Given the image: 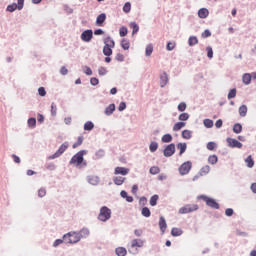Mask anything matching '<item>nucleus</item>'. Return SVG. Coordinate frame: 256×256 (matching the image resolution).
<instances>
[{
  "label": "nucleus",
  "mask_w": 256,
  "mask_h": 256,
  "mask_svg": "<svg viewBox=\"0 0 256 256\" xmlns=\"http://www.w3.org/2000/svg\"><path fill=\"white\" fill-rule=\"evenodd\" d=\"M158 225L162 234L165 233V231H167V220H165V217L163 216L159 217Z\"/></svg>",
  "instance_id": "13"
},
{
  "label": "nucleus",
  "mask_w": 256,
  "mask_h": 256,
  "mask_svg": "<svg viewBox=\"0 0 256 256\" xmlns=\"http://www.w3.org/2000/svg\"><path fill=\"white\" fill-rule=\"evenodd\" d=\"M172 237H181L183 235V229L174 227L171 230Z\"/></svg>",
  "instance_id": "24"
},
{
  "label": "nucleus",
  "mask_w": 256,
  "mask_h": 256,
  "mask_svg": "<svg viewBox=\"0 0 256 256\" xmlns=\"http://www.w3.org/2000/svg\"><path fill=\"white\" fill-rule=\"evenodd\" d=\"M187 109V104L185 102H181L178 104V111H180V113H183V111H185Z\"/></svg>",
  "instance_id": "58"
},
{
  "label": "nucleus",
  "mask_w": 256,
  "mask_h": 256,
  "mask_svg": "<svg viewBox=\"0 0 256 256\" xmlns=\"http://www.w3.org/2000/svg\"><path fill=\"white\" fill-rule=\"evenodd\" d=\"M186 123L185 122H177L173 126V131H181L182 127H185Z\"/></svg>",
  "instance_id": "48"
},
{
  "label": "nucleus",
  "mask_w": 256,
  "mask_h": 256,
  "mask_svg": "<svg viewBox=\"0 0 256 256\" xmlns=\"http://www.w3.org/2000/svg\"><path fill=\"white\" fill-rule=\"evenodd\" d=\"M149 171L151 175H159L161 168H159V166H152Z\"/></svg>",
  "instance_id": "46"
},
{
  "label": "nucleus",
  "mask_w": 256,
  "mask_h": 256,
  "mask_svg": "<svg viewBox=\"0 0 256 256\" xmlns=\"http://www.w3.org/2000/svg\"><path fill=\"white\" fill-rule=\"evenodd\" d=\"M72 245L75 243H79L81 241V236H79V232L71 231Z\"/></svg>",
  "instance_id": "19"
},
{
  "label": "nucleus",
  "mask_w": 256,
  "mask_h": 256,
  "mask_svg": "<svg viewBox=\"0 0 256 256\" xmlns=\"http://www.w3.org/2000/svg\"><path fill=\"white\" fill-rule=\"evenodd\" d=\"M166 49H167V51H173V49H175V43L167 42Z\"/></svg>",
  "instance_id": "64"
},
{
  "label": "nucleus",
  "mask_w": 256,
  "mask_h": 256,
  "mask_svg": "<svg viewBox=\"0 0 256 256\" xmlns=\"http://www.w3.org/2000/svg\"><path fill=\"white\" fill-rule=\"evenodd\" d=\"M68 149H69V142L65 141L59 146L58 150L54 154L48 157V159H57L61 157V155H63V153H65V151Z\"/></svg>",
  "instance_id": "4"
},
{
  "label": "nucleus",
  "mask_w": 256,
  "mask_h": 256,
  "mask_svg": "<svg viewBox=\"0 0 256 256\" xmlns=\"http://www.w3.org/2000/svg\"><path fill=\"white\" fill-rule=\"evenodd\" d=\"M113 49H114V43L112 42V45L106 44L103 47V55L105 57H111L113 55Z\"/></svg>",
  "instance_id": "11"
},
{
  "label": "nucleus",
  "mask_w": 256,
  "mask_h": 256,
  "mask_svg": "<svg viewBox=\"0 0 256 256\" xmlns=\"http://www.w3.org/2000/svg\"><path fill=\"white\" fill-rule=\"evenodd\" d=\"M169 83V76L167 75V72H163L160 75V87L163 89V87H166Z\"/></svg>",
  "instance_id": "12"
},
{
  "label": "nucleus",
  "mask_w": 256,
  "mask_h": 256,
  "mask_svg": "<svg viewBox=\"0 0 256 256\" xmlns=\"http://www.w3.org/2000/svg\"><path fill=\"white\" fill-rule=\"evenodd\" d=\"M177 149H179V155H183L185 151H187V143L185 142H180L176 145Z\"/></svg>",
  "instance_id": "20"
},
{
  "label": "nucleus",
  "mask_w": 256,
  "mask_h": 256,
  "mask_svg": "<svg viewBox=\"0 0 256 256\" xmlns=\"http://www.w3.org/2000/svg\"><path fill=\"white\" fill-rule=\"evenodd\" d=\"M17 3L9 4L6 8V11H9V13H13L14 11H21L25 5V0H17Z\"/></svg>",
  "instance_id": "6"
},
{
  "label": "nucleus",
  "mask_w": 256,
  "mask_h": 256,
  "mask_svg": "<svg viewBox=\"0 0 256 256\" xmlns=\"http://www.w3.org/2000/svg\"><path fill=\"white\" fill-rule=\"evenodd\" d=\"M62 240L66 244L73 245V240L71 238V232H68V233L64 234Z\"/></svg>",
  "instance_id": "30"
},
{
  "label": "nucleus",
  "mask_w": 256,
  "mask_h": 256,
  "mask_svg": "<svg viewBox=\"0 0 256 256\" xmlns=\"http://www.w3.org/2000/svg\"><path fill=\"white\" fill-rule=\"evenodd\" d=\"M241 131H243V126L240 123L234 124L233 133H235L236 135H239V133H241Z\"/></svg>",
  "instance_id": "37"
},
{
  "label": "nucleus",
  "mask_w": 256,
  "mask_h": 256,
  "mask_svg": "<svg viewBox=\"0 0 256 256\" xmlns=\"http://www.w3.org/2000/svg\"><path fill=\"white\" fill-rule=\"evenodd\" d=\"M107 20V14L101 13L96 18V25L97 27H103V23Z\"/></svg>",
  "instance_id": "15"
},
{
  "label": "nucleus",
  "mask_w": 256,
  "mask_h": 256,
  "mask_svg": "<svg viewBox=\"0 0 256 256\" xmlns=\"http://www.w3.org/2000/svg\"><path fill=\"white\" fill-rule=\"evenodd\" d=\"M125 179L126 178L123 176H115V177H113V183L115 185L121 186L125 183Z\"/></svg>",
  "instance_id": "22"
},
{
  "label": "nucleus",
  "mask_w": 256,
  "mask_h": 256,
  "mask_svg": "<svg viewBox=\"0 0 256 256\" xmlns=\"http://www.w3.org/2000/svg\"><path fill=\"white\" fill-rule=\"evenodd\" d=\"M103 43H104V45H113V43H114V47H115V40H113V38H111V36H107L106 38H104Z\"/></svg>",
  "instance_id": "51"
},
{
  "label": "nucleus",
  "mask_w": 256,
  "mask_h": 256,
  "mask_svg": "<svg viewBox=\"0 0 256 256\" xmlns=\"http://www.w3.org/2000/svg\"><path fill=\"white\" fill-rule=\"evenodd\" d=\"M199 43V39L197 36H190L188 39V45L189 47H194V45H197Z\"/></svg>",
  "instance_id": "29"
},
{
  "label": "nucleus",
  "mask_w": 256,
  "mask_h": 256,
  "mask_svg": "<svg viewBox=\"0 0 256 256\" xmlns=\"http://www.w3.org/2000/svg\"><path fill=\"white\" fill-rule=\"evenodd\" d=\"M164 157H173L175 155V143H170L166 145L163 150Z\"/></svg>",
  "instance_id": "9"
},
{
  "label": "nucleus",
  "mask_w": 256,
  "mask_h": 256,
  "mask_svg": "<svg viewBox=\"0 0 256 256\" xmlns=\"http://www.w3.org/2000/svg\"><path fill=\"white\" fill-rule=\"evenodd\" d=\"M193 137V132L191 130H183L182 131V138L183 139H191Z\"/></svg>",
  "instance_id": "38"
},
{
  "label": "nucleus",
  "mask_w": 256,
  "mask_h": 256,
  "mask_svg": "<svg viewBox=\"0 0 256 256\" xmlns=\"http://www.w3.org/2000/svg\"><path fill=\"white\" fill-rule=\"evenodd\" d=\"M120 45L124 51H129V48L131 47V42H129V40L123 38L120 42Z\"/></svg>",
  "instance_id": "23"
},
{
  "label": "nucleus",
  "mask_w": 256,
  "mask_h": 256,
  "mask_svg": "<svg viewBox=\"0 0 256 256\" xmlns=\"http://www.w3.org/2000/svg\"><path fill=\"white\" fill-rule=\"evenodd\" d=\"M99 181H101V179L99 178V176H95V175H89V176H87V182H88L90 185L97 186V185H99Z\"/></svg>",
  "instance_id": "14"
},
{
  "label": "nucleus",
  "mask_w": 256,
  "mask_h": 256,
  "mask_svg": "<svg viewBox=\"0 0 256 256\" xmlns=\"http://www.w3.org/2000/svg\"><path fill=\"white\" fill-rule=\"evenodd\" d=\"M114 175H129V168H125V167H116L114 170Z\"/></svg>",
  "instance_id": "16"
},
{
  "label": "nucleus",
  "mask_w": 256,
  "mask_h": 256,
  "mask_svg": "<svg viewBox=\"0 0 256 256\" xmlns=\"http://www.w3.org/2000/svg\"><path fill=\"white\" fill-rule=\"evenodd\" d=\"M199 205L197 204H187L183 207H181L178 211L180 215H187V213H193V211H198Z\"/></svg>",
  "instance_id": "5"
},
{
  "label": "nucleus",
  "mask_w": 256,
  "mask_h": 256,
  "mask_svg": "<svg viewBox=\"0 0 256 256\" xmlns=\"http://www.w3.org/2000/svg\"><path fill=\"white\" fill-rule=\"evenodd\" d=\"M228 99H235L237 97V88H232L228 92Z\"/></svg>",
  "instance_id": "44"
},
{
  "label": "nucleus",
  "mask_w": 256,
  "mask_h": 256,
  "mask_svg": "<svg viewBox=\"0 0 256 256\" xmlns=\"http://www.w3.org/2000/svg\"><path fill=\"white\" fill-rule=\"evenodd\" d=\"M198 17L200 19H207V17H209V9H207V8H200L198 10Z\"/></svg>",
  "instance_id": "18"
},
{
  "label": "nucleus",
  "mask_w": 256,
  "mask_h": 256,
  "mask_svg": "<svg viewBox=\"0 0 256 256\" xmlns=\"http://www.w3.org/2000/svg\"><path fill=\"white\" fill-rule=\"evenodd\" d=\"M83 73H85V75L91 76L93 75V70L89 66H83Z\"/></svg>",
  "instance_id": "57"
},
{
  "label": "nucleus",
  "mask_w": 256,
  "mask_h": 256,
  "mask_svg": "<svg viewBox=\"0 0 256 256\" xmlns=\"http://www.w3.org/2000/svg\"><path fill=\"white\" fill-rule=\"evenodd\" d=\"M89 151L80 150L78 151L69 161V165H74L78 167V169H85L87 167V160H85V155H87Z\"/></svg>",
  "instance_id": "1"
},
{
  "label": "nucleus",
  "mask_w": 256,
  "mask_h": 256,
  "mask_svg": "<svg viewBox=\"0 0 256 256\" xmlns=\"http://www.w3.org/2000/svg\"><path fill=\"white\" fill-rule=\"evenodd\" d=\"M93 129H95V124L91 121H87L84 124V131H93Z\"/></svg>",
  "instance_id": "36"
},
{
  "label": "nucleus",
  "mask_w": 256,
  "mask_h": 256,
  "mask_svg": "<svg viewBox=\"0 0 256 256\" xmlns=\"http://www.w3.org/2000/svg\"><path fill=\"white\" fill-rule=\"evenodd\" d=\"M179 121L183 122V121H188L189 119V113L187 112H183L179 115L178 117Z\"/></svg>",
  "instance_id": "54"
},
{
  "label": "nucleus",
  "mask_w": 256,
  "mask_h": 256,
  "mask_svg": "<svg viewBox=\"0 0 256 256\" xmlns=\"http://www.w3.org/2000/svg\"><path fill=\"white\" fill-rule=\"evenodd\" d=\"M157 201H159V195L154 194L153 196H151L150 198L151 207H155L157 205Z\"/></svg>",
  "instance_id": "42"
},
{
  "label": "nucleus",
  "mask_w": 256,
  "mask_h": 256,
  "mask_svg": "<svg viewBox=\"0 0 256 256\" xmlns=\"http://www.w3.org/2000/svg\"><path fill=\"white\" fill-rule=\"evenodd\" d=\"M192 167H193V163L191 161H186L181 164L178 171L180 175H189V171H191Z\"/></svg>",
  "instance_id": "7"
},
{
  "label": "nucleus",
  "mask_w": 256,
  "mask_h": 256,
  "mask_svg": "<svg viewBox=\"0 0 256 256\" xmlns=\"http://www.w3.org/2000/svg\"><path fill=\"white\" fill-rule=\"evenodd\" d=\"M240 117H247V105L243 104L238 109Z\"/></svg>",
  "instance_id": "32"
},
{
  "label": "nucleus",
  "mask_w": 256,
  "mask_h": 256,
  "mask_svg": "<svg viewBox=\"0 0 256 256\" xmlns=\"http://www.w3.org/2000/svg\"><path fill=\"white\" fill-rule=\"evenodd\" d=\"M201 37L202 39H207L211 37V30L209 29L204 30V32L201 34Z\"/></svg>",
  "instance_id": "59"
},
{
  "label": "nucleus",
  "mask_w": 256,
  "mask_h": 256,
  "mask_svg": "<svg viewBox=\"0 0 256 256\" xmlns=\"http://www.w3.org/2000/svg\"><path fill=\"white\" fill-rule=\"evenodd\" d=\"M80 38L82 39V41H84V43L91 42V39H93V30L92 29L84 30L81 33Z\"/></svg>",
  "instance_id": "10"
},
{
  "label": "nucleus",
  "mask_w": 256,
  "mask_h": 256,
  "mask_svg": "<svg viewBox=\"0 0 256 256\" xmlns=\"http://www.w3.org/2000/svg\"><path fill=\"white\" fill-rule=\"evenodd\" d=\"M132 247H143V240L141 239H134L131 243Z\"/></svg>",
  "instance_id": "47"
},
{
  "label": "nucleus",
  "mask_w": 256,
  "mask_h": 256,
  "mask_svg": "<svg viewBox=\"0 0 256 256\" xmlns=\"http://www.w3.org/2000/svg\"><path fill=\"white\" fill-rule=\"evenodd\" d=\"M162 143H171L173 141V135L170 133L164 134L161 138Z\"/></svg>",
  "instance_id": "31"
},
{
  "label": "nucleus",
  "mask_w": 256,
  "mask_h": 256,
  "mask_svg": "<svg viewBox=\"0 0 256 256\" xmlns=\"http://www.w3.org/2000/svg\"><path fill=\"white\" fill-rule=\"evenodd\" d=\"M27 123L30 129H35V127H37V119L35 117L29 118Z\"/></svg>",
  "instance_id": "35"
},
{
  "label": "nucleus",
  "mask_w": 256,
  "mask_h": 256,
  "mask_svg": "<svg viewBox=\"0 0 256 256\" xmlns=\"http://www.w3.org/2000/svg\"><path fill=\"white\" fill-rule=\"evenodd\" d=\"M157 149H159V143L152 141L149 145V150L151 153H155V151H157Z\"/></svg>",
  "instance_id": "39"
},
{
  "label": "nucleus",
  "mask_w": 256,
  "mask_h": 256,
  "mask_svg": "<svg viewBox=\"0 0 256 256\" xmlns=\"http://www.w3.org/2000/svg\"><path fill=\"white\" fill-rule=\"evenodd\" d=\"M105 157V150L99 149L95 152V159H103Z\"/></svg>",
  "instance_id": "49"
},
{
  "label": "nucleus",
  "mask_w": 256,
  "mask_h": 256,
  "mask_svg": "<svg viewBox=\"0 0 256 256\" xmlns=\"http://www.w3.org/2000/svg\"><path fill=\"white\" fill-rule=\"evenodd\" d=\"M109 219H111V210L107 206H102L98 215V221L105 223L109 221Z\"/></svg>",
  "instance_id": "2"
},
{
  "label": "nucleus",
  "mask_w": 256,
  "mask_h": 256,
  "mask_svg": "<svg viewBox=\"0 0 256 256\" xmlns=\"http://www.w3.org/2000/svg\"><path fill=\"white\" fill-rule=\"evenodd\" d=\"M115 103H111L109 106H107L104 110V114L107 116V117H111V115H113V113H115Z\"/></svg>",
  "instance_id": "17"
},
{
  "label": "nucleus",
  "mask_w": 256,
  "mask_h": 256,
  "mask_svg": "<svg viewBox=\"0 0 256 256\" xmlns=\"http://www.w3.org/2000/svg\"><path fill=\"white\" fill-rule=\"evenodd\" d=\"M198 199H202V201H205L207 207H210L211 209H219L220 205L217 202V200L208 197L207 195H199Z\"/></svg>",
  "instance_id": "3"
},
{
  "label": "nucleus",
  "mask_w": 256,
  "mask_h": 256,
  "mask_svg": "<svg viewBox=\"0 0 256 256\" xmlns=\"http://www.w3.org/2000/svg\"><path fill=\"white\" fill-rule=\"evenodd\" d=\"M141 215H142V217H146V218L151 217V210L149 209V207L144 206V207L141 209Z\"/></svg>",
  "instance_id": "33"
},
{
  "label": "nucleus",
  "mask_w": 256,
  "mask_h": 256,
  "mask_svg": "<svg viewBox=\"0 0 256 256\" xmlns=\"http://www.w3.org/2000/svg\"><path fill=\"white\" fill-rule=\"evenodd\" d=\"M207 149L208 151H215V149H217V143L211 141L207 143Z\"/></svg>",
  "instance_id": "53"
},
{
  "label": "nucleus",
  "mask_w": 256,
  "mask_h": 256,
  "mask_svg": "<svg viewBox=\"0 0 256 256\" xmlns=\"http://www.w3.org/2000/svg\"><path fill=\"white\" fill-rule=\"evenodd\" d=\"M251 79H252L251 74L245 73L242 76V83H244V85H251Z\"/></svg>",
  "instance_id": "25"
},
{
  "label": "nucleus",
  "mask_w": 256,
  "mask_h": 256,
  "mask_svg": "<svg viewBox=\"0 0 256 256\" xmlns=\"http://www.w3.org/2000/svg\"><path fill=\"white\" fill-rule=\"evenodd\" d=\"M152 54H153V44H148L145 49V56L151 57Z\"/></svg>",
  "instance_id": "40"
},
{
  "label": "nucleus",
  "mask_w": 256,
  "mask_h": 256,
  "mask_svg": "<svg viewBox=\"0 0 256 256\" xmlns=\"http://www.w3.org/2000/svg\"><path fill=\"white\" fill-rule=\"evenodd\" d=\"M204 123V127H206V129H211V127H213V120L206 118L203 121Z\"/></svg>",
  "instance_id": "52"
},
{
  "label": "nucleus",
  "mask_w": 256,
  "mask_h": 256,
  "mask_svg": "<svg viewBox=\"0 0 256 256\" xmlns=\"http://www.w3.org/2000/svg\"><path fill=\"white\" fill-rule=\"evenodd\" d=\"M80 239H87V237L90 235V232L87 228H82L79 232Z\"/></svg>",
  "instance_id": "26"
},
{
  "label": "nucleus",
  "mask_w": 256,
  "mask_h": 256,
  "mask_svg": "<svg viewBox=\"0 0 256 256\" xmlns=\"http://www.w3.org/2000/svg\"><path fill=\"white\" fill-rule=\"evenodd\" d=\"M226 142L228 144V147H231V149H241L243 147V143L235 138L228 137L226 139Z\"/></svg>",
  "instance_id": "8"
},
{
  "label": "nucleus",
  "mask_w": 256,
  "mask_h": 256,
  "mask_svg": "<svg viewBox=\"0 0 256 256\" xmlns=\"http://www.w3.org/2000/svg\"><path fill=\"white\" fill-rule=\"evenodd\" d=\"M129 27L132 29V35H137V33H139V24H137V22H130Z\"/></svg>",
  "instance_id": "21"
},
{
  "label": "nucleus",
  "mask_w": 256,
  "mask_h": 256,
  "mask_svg": "<svg viewBox=\"0 0 256 256\" xmlns=\"http://www.w3.org/2000/svg\"><path fill=\"white\" fill-rule=\"evenodd\" d=\"M115 60L119 61L120 63H123V61H125V56L121 53H117L115 56Z\"/></svg>",
  "instance_id": "61"
},
{
  "label": "nucleus",
  "mask_w": 256,
  "mask_h": 256,
  "mask_svg": "<svg viewBox=\"0 0 256 256\" xmlns=\"http://www.w3.org/2000/svg\"><path fill=\"white\" fill-rule=\"evenodd\" d=\"M207 57L211 59L213 57V48L211 46L206 47Z\"/></svg>",
  "instance_id": "63"
},
{
  "label": "nucleus",
  "mask_w": 256,
  "mask_h": 256,
  "mask_svg": "<svg viewBox=\"0 0 256 256\" xmlns=\"http://www.w3.org/2000/svg\"><path fill=\"white\" fill-rule=\"evenodd\" d=\"M127 33H129V29H127V26L120 27L119 29L120 37H127Z\"/></svg>",
  "instance_id": "41"
},
{
  "label": "nucleus",
  "mask_w": 256,
  "mask_h": 256,
  "mask_svg": "<svg viewBox=\"0 0 256 256\" xmlns=\"http://www.w3.org/2000/svg\"><path fill=\"white\" fill-rule=\"evenodd\" d=\"M219 161V157H217V155L213 154V155H210L208 157V163H210V165H217Z\"/></svg>",
  "instance_id": "34"
},
{
  "label": "nucleus",
  "mask_w": 256,
  "mask_h": 256,
  "mask_svg": "<svg viewBox=\"0 0 256 256\" xmlns=\"http://www.w3.org/2000/svg\"><path fill=\"white\" fill-rule=\"evenodd\" d=\"M83 145V136H79L77 141L72 145V149H77V147H81Z\"/></svg>",
  "instance_id": "43"
},
{
  "label": "nucleus",
  "mask_w": 256,
  "mask_h": 256,
  "mask_svg": "<svg viewBox=\"0 0 256 256\" xmlns=\"http://www.w3.org/2000/svg\"><path fill=\"white\" fill-rule=\"evenodd\" d=\"M209 171H211V167L209 165H206L200 169L199 173H201L203 177V175H208Z\"/></svg>",
  "instance_id": "50"
},
{
  "label": "nucleus",
  "mask_w": 256,
  "mask_h": 256,
  "mask_svg": "<svg viewBox=\"0 0 256 256\" xmlns=\"http://www.w3.org/2000/svg\"><path fill=\"white\" fill-rule=\"evenodd\" d=\"M125 13H131V2H126L122 8Z\"/></svg>",
  "instance_id": "56"
},
{
  "label": "nucleus",
  "mask_w": 256,
  "mask_h": 256,
  "mask_svg": "<svg viewBox=\"0 0 256 256\" xmlns=\"http://www.w3.org/2000/svg\"><path fill=\"white\" fill-rule=\"evenodd\" d=\"M115 253L118 256H126L127 255V248H125V247H117L115 249Z\"/></svg>",
  "instance_id": "28"
},
{
  "label": "nucleus",
  "mask_w": 256,
  "mask_h": 256,
  "mask_svg": "<svg viewBox=\"0 0 256 256\" xmlns=\"http://www.w3.org/2000/svg\"><path fill=\"white\" fill-rule=\"evenodd\" d=\"M245 163H247V167L249 169H253V167H255V160H253V156L249 155L246 159H245Z\"/></svg>",
  "instance_id": "27"
},
{
  "label": "nucleus",
  "mask_w": 256,
  "mask_h": 256,
  "mask_svg": "<svg viewBox=\"0 0 256 256\" xmlns=\"http://www.w3.org/2000/svg\"><path fill=\"white\" fill-rule=\"evenodd\" d=\"M45 195H47V190L45 188H40L38 190V197L43 198Z\"/></svg>",
  "instance_id": "62"
},
{
  "label": "nucleus",
  "mask_w": 256,
  "mask_h": 256,
  "mask_svg": "<svg viewBox=\"0 0 256 256\" xmlns=\"http://www.w3.org/2000/svg\"><path fill=\"white\" fill-rule=\"evenodd\" d=\"M51 116L56 117L57 116V105L55 102L51 103Z\"/></svg>",
  "instance_id": "55"
},
{
  "label": "nucleus",
  "mask_w": 256,
  "mask_h": 256,
  "mask_svg": "<svg viewBox=\"0 0 256 256\" xmlns=\"http://www.w3.org/2000/svg\"><path fill=\"white\" fill-rule=\"evenodd\" d=\"M90 84L92 85V87H97V85H99V78L97 77H92L90 79Z\"/></svg>",
  "instance_id": "60"
},
{
  "label": "nucleus",
  "mask_w": 256,
  "mask_h": 256,
  "mask_svg": "<svg viewBox=\"0 0 256 256\" xmlns=\"http://www.w3.org/2000/svg\"><path fill=\"white\" fill-rule=\"evenodd\" d=\"M107 73H109V71L107 70V68L103 67V66H100L98 68V75L100 77H105V75H107Z\"/></svg>",
  "instance_id": "45"
}]
</instances>
